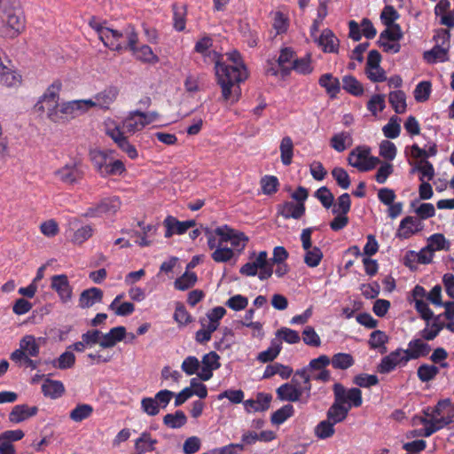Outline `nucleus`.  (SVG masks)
I'll return each instance as SVG.
<instances>
[{
  "label": "nucleus",
  "mask_w": 454,
  "mask_h": 454,
  "mask_svg": "<svg viewBox=\"0 0 454 454\" xmlns=\"http://www.w3.org/2000/svg\"><path fill=\"white\" fill-rule=\"evenodd\" d=\"M103 291L98 287H90L83 290L79 297V307L89 309L96 303H100L103 300Z\"/></svg>",
  "instance_id": "nucleus-21"
},
{
  "label": "nucleus",
  "mask_w": 454,
  "mask_h": 454,
  "mask_svg": "<svg viewBox=\"0 0 454 454\" xmlns=\"http://www.w3.org/2000/svg\"><path fill=\"white\" fill-rule=\"evenodd\" d=\"M342 87L354 96H361L364 93L362 84L352 75H346L342 79Z\"/></svg>",
  "instance_id": "nucleus-46"
},
{
  "label": "nucleus",
  "mask_w": 454,
  "mask_h": 454,
  "mask_svg": "<svg viewBox=\"0 0 454 454\" xmlns=\"http://www.w3.org/2000/svg\"><path fill=\"white\" fill-rule=\"evenodd\" d=\"M434 253L436 251L450 250V242L441 233H434L427 238V245Z\"/></svg>",
  "instance_id": "nucleus-40"
},
{
  "label": "nucleus",
  "mask_w": 454,
  "mask_h": 454,
  "mask_svg": "<svg viewBox=\"0 0 454 454\" xmlns=\"http://www.w3.org/2000/svg\"><path fill=\"white\" fill-rule=\"evenodd\" d=\"M439 373V367L434 364H423L419 366L417 371L418 378L422 382H428L434 380Z\"/></svg>",
  "instance_id": "nucleus-43"
},
{
  "label": "nucleus",
  "mask_w": 454,
  "mask_h": 454,
  "mask_svg": "<svg viewBox=\"0 0 454 454\" xmlns=\"http://www.w3.org/2000/svg\"><path fill=\"white\" fill-rule=\"evenodd\" d=\"M431 93V83L427 81L420 82L414 90V98L418 102H425Z\"/></svg>",
  "instance_id": "nucleus-58"
},
{
  "label": "nucleus",
  "mask_w": 454,
  "mask_h": 454,
  "mask_svg": "<svg viewBox=\"0 0 454 454\" xmlns=\"http://www.w3.org/2000/svg\"><path fill=\"white\" fill-rule=\"evenodd\" d=\"M388 100L396 114H403L406 111V96L403 90L391 91Z\"/></svg>",
  "instance_id": "nucleus-35"
},
{
  "label": "nucleus",
  "mask_w": 454,
  "mask_h": 454,
  "mask_svg": "<svg viewBox=\"0 0 454 454\" xmlns=\"http://www.w3.org/2000/svg\"><path fill=\"white\" fill-rule=\"evenodd\" d=\"M174 27L176 31H184L185 28L186 8L184 5L173 4Z\"/></svg>",
  "instance_id": "nucleus-49"
},
{
  "label": "nucleus",
  "mask_w": 454,
  "mask_h": 454,
  "mask_svg": "<svg viewBox=\"0 0 454 454\" xmlns=\"http://www.w3.org/2000/svg\"><path fill=\"white\" fill-rule=\"evenodd\" d=\"M309 371H312V360L309 362L306 367L298 370L294 372L291 383L301 392L302 395L307 392L309 394L310 390V374Z\"/></svg>",
  "instance_id": "nucleus-17"
},
{
  "label": "nucleus",
  "mask_w": 454,
  "mask_h": 454,
  "mask_svg": "<svg viewBox=\"0 0 454 454\" xmlns=\"http://www.w3.org/2000/svg\"><path fill=\"white\" fill-rule=\"evenodd\" d=\"M163 223L166 227L165 238H170L174 233L184 234L187 231L184 223L178 221L172 215L167 216Z\"/></svg>",
  "instance_id": "nucleus-34"
},
{
  "label": "nucleus",
  "mask_w": 454,
  "mask_h": 454,
  "mask_svg": "<svg viewBox=\"0 0 454 454\" xmlns=\"http://www.w3.org/2000/svg\"><path fill=\"white\" fill-rule=\"evenodd\" d=\"M119 94V90L115 86H109L104 90L98 92L95 96V99L98 100V107L103 109H108L109 106L113 104Z\"/></svg>",
  "instance_id": "nucleus-26"
},
{
  "label": "nucleus",
  "mask_w": 454,
  "mask_h": 454,
  "mask_svg": "<svg viewBox=\"0 0 454 454\" xmlns=\"http://www.w3.org/2000/svg\"><path fill=\"white\" fill-rule=\"evenodd\" d=\"M400 121V118L397 116H392L382 128L383 134L387 138L394 139L399 137L401 132Z\"/></svg>",
  "instance_id": "nucleus-47"
},
{
  "label": "nucleus",
  "mask_w": 454,
  "mask_h": 454,
  "mask_svg": "<svg viewBox=\"0 0 454 454\" xmlns=\"http://www.w3.org/2000/svg\"><path fill=\"white\" fill-rule=\"evenodd\" d=\"M90 160L96 170L103 177L114 175H121L125 171V166L120 160L107 163L108 153L102 150H91Z\"/></svg>",
  "instance_id": "nucleus-6"
},
{
  "label": "nucleus",
  "mask_w": 454,
  "mask_h": 454,
  "mask_svg": "<svg viewBox=\"0 0 454 454\" xmlns=\"http://www.w3.org/2000/svg\"><path fill=\"white\" fill-rule=\"evenodd\" d=\"M434 252L426 246L419 252L409 251L406 254V258L410 259V257H413L414 261H417L419 263L427 264L432 262L434 258Z\"/></svg>",
  "instance_id": "nucleus-50"
},
{
  "label": "nucleus",
  "mask_w": 454,
  "mask_h": 454,
  "mask_svg": "<svg viewBox=\"0 0 454 454\" xmlns=\"http://www.w3.org/2000/svg\"><path fill=\"white\" fill-rule=\"evenodd\" d=\"M62 88V83L59 80L54 81L41 97L40 100L36 104V107L40 111H43L44 106L42 105L43 103H46L48 105V109L53 107V106H59V93Z\"/></svg>",
  "instance_id": "nucleus-18"
},
{
  "label": "nucleus",
  "mask_w": 454,
  "mask_h": 454,
  "mask_svg": "<svg viewBox=\"0 0 454 454\" xmlns=\"http://www.w3.org/2000/svg\"><path fill=\"white\" fill-rule=\"evenodd\" d=\"M126 336V328L124 326H116L108 333L101 335L99 346L103 348H113L117 342L121 341Z\"/></svg>",
  "instance_id": "nucleus-22"
},
{
  "label": "nucleus",
  "mask_w": 454,
  "mask_h": 454,
  "mask_svg": "<svg viewBox=\"0 0 454 454\" xmlns=\"http://www.w3.org/2000/svg\"><path fill=\"white\" fill-rule=\"evenodd\" d=\"M294 407L292 404H286L272 413L270 421L273 425H280L288 418L293 416Z\"/></svg>",
  "instance_id": "nucleus-52"
},
{
  "label": "nucleus",
  "mask_w": 454,
  "mask_h": 454,
  "mask_svg": "<svg viewBox=\"0 0 454 454\" xmlns=\"http://www.w3.org/2000/svg\"><path fill=\"white\" fill-rule=\"evenodd\" d=\"M25 27L20 0H0V34L13 38Z\"/></svg>",
  "instance_id": "nucleus-2"
},
{
  "label": "nucleus",
  "mask_w": 454,
  "mask_h": 454,
  "mask_svg": "<svg viewBox=\"0 0 454 454\" xmlns=\"http://www.w3.org/2000/svg\"><path fill=\"white\" fill-rule=\"evenodd\" d=\"M20 346L27 356H37L39 354L40 348L33 335L24 336L20 341Z\"/></svg>",
  "instance_id": "nucleus-45"
},
{
  "label": "nucleus",
  "mask_w": 454,
  "mask_h": 454,
  "mask_svg": "<svg viewBox=\"0 0 454 454\" xmlns=\"http://www.w3.org/2000/svg\"><path fill=\"white\" fill-rule=\"evenodd\" d=\"M215 70L217 84L222 90V98L224 101L238 100L240 94L239 84L247 78V68L239 51H233L226 53L227 59L232 65L221 62V56L213 51Z\"/></svg>",
  "instance_id": "nucleus-1"
},
{
  "label": "nucleus",
  "mask_w": 454,
  "mask_h": 454,
  "mask_svg": "<svg viewBox=\"0 0 454 454\" xmlns=\"http://www.w3.org/2000/svg\"><path fill=\"white\" fill-rule=\"evenodd\" d=\"M81 106L77 100L63 103L62 105L53 106L47 111L48 118L54 121L59 122L64 119H74L82 114Z\"/></svg>",
  "instance_id": "nucleus-10"
},
{
  "label": "nucleus",
  "mask_w": 454,
  "mask_h": 454,
  "mask_svg": "<svg viewBox=\"0 0 454 454\" xmlns=\"http://www.w3.org/2000/svg\"><path fill=\"white\" fill-rule=\"evenodd\" d=\"M51 287L58 294L62 302L67 303L71 301L73 288L67 275L59 274L52 276L51 278Z\"/></svg>",
  "instance_id": "nucleus-15"
},
{
  "label": "nucleus",
  "mask_w": 454,
  "mask_h": 454,
  "mask_svg": "<svg viewBox=\"0 0 454 454\" xmlns=\"http://www.w3.org/2000/svg\"><path fill=\"white\" fill-rule=\"evenodd\" d=\"M351 200L348 193L341 194L336 203H333V214H345L347 215L350 209Z\"/></svg>",
  "instance_id": "nucleus-57"
},
{
  "label": "nucleus",
  "mask_w": 454,
  "mask_h": 454,
  "mask_svg": "<svg viewBox=\"0 0 454 454\" xmlns=\"http://www.w3.org/2000/svg\"><path fill=\"white\" fill-rule=\"evenodd\" d=\"M430 350V346L422 339H413L410 340L407 348L404 349L410 361L427 356Z\"/></svg>",
  "instance_id": "nucleus-19"
},
{
  "label": "nucleus",
  "mask_w": 454,
  "mask_h": 454,
  "mask_svg": "<svg viewBox=\"0 0 454 454\" xmlns=\"http://www.w3.org/2000/svg\"><path fill=\"white\" fill-rule=\"evenodd\" d=\"M93 413V407L88 403L77 404L70 412L69 417L74 422H82Z\"/></svg>",
  "instance_id": "nucleus-38"
},
{
  "label": "nucleus",
  "mask_w": 454,
  "mask_h": 454,
  "mask_svg": "<svg viewBox=\"0 0 454 454\" xmlns=\"http://www.w3.org/2000/svg\"><path fill=\"white\" fill-rule=\"evenodd\" d=\"M397 149L394 143L383 140L380 144V155L387 160H393L396 156Z\"/></svg>",
  "instance_id": "nucleus-61"
},
{
  "label": "nucleus",
  "mask_w": 454,
  "mask_h": 454,
  "mask_svg": "<svg viewBox=\"0 0 454 454\" xmlns=\"http://www.w3.org/2000/svg\"><path fill=\"white\" fill-rule=\"evenodd\" d=\"M272 395L268 393L259 392L256 395V399H248L244 402L245 410L247 412L251 411H265L270 408Z\"/></svg>",
  "instance_id": "nucleus-20"
},
{
  "label": "nucleus",
  "mask_w": 454,
  "mask_h": 454,
  "mask_svg": "<svg viewBox=\"0 0 454 454\" xmlns=\"http://www.w3.org/2000/svg\"><path fill=\"white\" fill-rule=\"evenodd\" d=\"M387 341L388 337L382 331L376 330L370 334L369 345L373 349L383 348L386 350L385 345Z\"/></svg>",
  "instance_id": "nucleus-56"
},
{
  "label": "nucleus",
  "mask_w": 454,
  "mask_h": 454,
  "mask_svg": "<svg viewBox=\"0 0 454 454\" xmlns=\"http://www.w3.org/2000/svg\"><path fill=\"white\" fill-rule=\"evenodd\" d=\"M385 107V96L381 94L373 95L367 103V109L373 116H377Z\"/></svg>",
  "instance_id": "nucleus-54"
},
{
  "label": "nucleus",
  "mask_w": 454,
  "mask_h": 454,
  "mask_svg": "<svg viewBox=\"0 0 454 454\" xmlns=\"http://www.w3.org/2000/svg\"><path fill=\"white\" fill-rule=\"evenodd\" d=\"M294 51L292 48L285 47L280 51V54L277 60L279 68L282 71L283 75H287L291 71V66L293 65Z\"/></svg>",
  "instance_id": "nucleus-33"
},
{
  "label": "nucleus",
  "mask_w": 454,
  "mask_h": 454,
  "mask_svg": "<svg viewBox=\"0 0 454 454\" xmlns=\"http://www.w3.org/2000/svg\"><path fill=\"white\" fill-rule=\"evenodd\" d=\"M316 42L325 53H337L339 51L340 40L329 28L324 29Z\"/></svg>",
  "instance_id": "nucleus-16"
},
{
  "label": "nucleus",
  "mask_w": 454,
  "mask_h": 454,
  "mask_svg": "<svg viewBox=\"0 0 454 454\" xmlns=\"http://www.w3.org/2000/svg\"><path fill=\"white\" fill-rule=\"evenodd\" d=\"M101 41L111 51L121 52L133 49L135 42H138V34L132 25L125 27L123 31L107 27Z\"/></svg>",
  "instance_id": "nucleus-4"
},
{
  "label": "nucleus",
  "mask_w": 454,
  "mask_h": 454,
  "mask_svg": "<svg viewBox=\"0 0 454 454\" xmlns=\"http://www.w3.org/2000/svg\"><path fill=\"white\" fill-rule=\"evenodd\" d=\"M51 364L54 368L59 370L70 369L75 364V356L72 351L67 349L58 358L51 361Z\"/></svg>",
  "instance_id": "nucleus-37"
},
{
  "label": "nucleus",
  "mask_w": 454,
  "mask_h": 454,
  "mask_svg": "<svg viewBox=\"0 0 454 454\" xmlns=\"http://www.w3.org/2000/svg\"><path fill=\"white\" fill-rule=\"evenodd\" d=\"M293 200L285 201L277 206V213L284 219H300L305 214L304 202L309 198V192L299 186L291 195Z\"/></svg>",
  "instance_id": "nucleus-5"
},
{
  "label": "nucleus",
  "mask_w": 454,
  "mask_h": 454,
  "mask_svg": "<svg viewBox=\"0 0 454 454\" xmlns=\"http://www.w3.org/2000/svg\"><path fill=\"white\" fill-rule=\"evenodd\" d=\"M311 235H312V228H310V227L304 229L301 235L302 249L305 252V254L302 255V257H303L304 262L309 267H312V250H310V248L312 247Z\"/></svg>",
  "instance_id": "nucleus-32"
},
{
  "label": "nucleus",
  "mask_w": 454,
  "mask_h": 454,
  "mask_svg": "<svg viewBox=\"0 0 454 454\" xmlns=\"http://www.w3.org/2000/svg\"><path fill=\"white\" fill-rule=\"evenodd\" d=\"M427 416L428 418L420 419L424 429L419 432V435L424 437H429L444 427L454 423V403L450 399L441 400Z\"/></svg>",
  "instance_id": "nucleus-3"
},
{
  "label": "nucleus",
  "mask_w": 454,
  "mask_h": 454,
  "mask_svg": "<svg viewBox=\"0 0 454 454\" xmlns=\"http://www.w3.org/2000/svg\"><path fill=\"white\" fill-rule=\"evenodd\" d=\"M138 42H135L133 49H128L132 52L137 59L149 64H155L159 61V58L153 53L152 48L149 45L144 44L137 46Z\"/></svg>",
  "instance_id": "nucleus-24"
},
{
  "label": "nucleus",
  "mask_w": 454,
  "mask_h": 454,
  "mask_svg": "<svg viewBox=\"0 0 454 454\" xmlns=\"http://www.w3.org/2000/svg\"><path fill=\"white\" fill-rule=\"evenodd\" d=\"M348 411V407L334 399L333 403L327 411V419L336 425L347 418Z\"/></svg>",
  "instance_id": "nucleus-28"
},
{
  "label": "nucleus",
  "mask_w": 454,
  "mask_h": 454,
  "mask_svg": "<svg viewBox=\"0 0 454 454\" xmlns=\"http://www.w3.org/2000/svg\"><path fill=\"white\" fill-rule=\"evenodd\" d=\"M84 172L77 162H70L57 169L54 176L66 184L79 183L83 177Z\"/></svg>",
  "instance_id": "nucleus-12"
},
{
  "label": "nucleus",
  "mask_w": 454,
  "mask_h": 454,
  "mask_svg": "<svg viewBox=\"0 0 454 454\" xmlns=\"http://www.w3.org/2000/svg\"><path fill=\"white\" fill-rule=\"evenodd\" d=\"M121 207V201L117 197L103 199L96 207L88 208L84 214L86 217H97L103 214L114 215Z\"/></svg>",
  "instance_id": "nucleus-13"
},
{
  "label": "nucleus",
  "mask_w": 454,
  "mask_h": 454,
  "mask_svg": "<svg viewBox=\"0 0 454 454\" xmlns=\"http://www.w3.org/2000/svg\"><path fill=\"white\" fill-rule=\"evenodd\" d=\"M423 229L424 224L420 219L415 216H405L401 220L395 236L401 239H407Z\"/></svg>",
  "instance_id": "nucleus-14"
},
{
  "label": "nucleus",
  "mask_w": 454,
  "mask_h": 454,
  "mask_svg": "<svg viewBox=\"0 0 454 454\" xmlns=\"http://www.w3.org/2000/svg\"><path fill=\"white\" fill-rule=\"evenodd\" d=\"M370 153L371 151L368 147H356L348 154V161L360 171H369L380 163L379 158L371 156Z\"/></svg>",
  "instance_id": "nucleus-8"
},
{
  "label": "nucleus",
  "mask_w": 454,
  "mask_h": 454,
  "mask_svg": "<svg viewBox=\"0 0 454 454\" xmlns=\"http://www.w3.org/2000/svg\"><path fill=\"white\" fill-rule=\"evenodd\" d=\"M320 86L325 89L327 93L331 97L336 96L340 91V82L336 77H333L331 74H325L318 81Z\"/></svg>",
  "instance_id": "nucleus-39"
},
{
  "label": "nucleus",
  "mask_w": 454,
  "mask_h": 454,
  "mask_svg": "<svg viewBox=\"0 0 454 454\" xmlns=\"http://www.w3.org/2000/svg\"><path fill=\"white\" fill-rule=\"evenodd\" d=\"M355 363L353 356L348 353H337L332 358V364L335 369L347 370Z\"/></svg>",
  "instance_id": "nucleus-48"
},
{
  "label": "nucleus",
  "mask_w": 454,
  "mask_h": 454,
  "mask_svg": "<svg viewBox=\"0 0 454 454\" xmlns=\"http://www.w3.org/2000/svg\"><path fill=\"white\" fill-rule=\"evenodd\" d=\"M261 187L263 194L271 195L278 191V179L274 176H265L261 179Z\"/></svg>",
  "instance_id": "nucleus-55"
},
{
  "label": "nucleus",
  "mask_w": 454,
  "mask_h": 454,
  "mask_svg": "<svg viewBox=\"0 0 454 454\" xmlns=\"http://www.w3.org/2000/svg\"><path fill=\"white\" fill-rule=\"evenodd\" d=\"M274 340H284L289 344L298 343L301 340L299 333L290 328L282 327L276 333V338Z\"/></svg>",
  "instance_id": "nucleus-53"
},
{
  "label": "nucleus",
  "mask_w": 454,
  "mask_h": 454,
  "mask_svg": "<svg viewBox=\"0 0 454 454\" xmlns=\"http://www.w3.org/2000/svg\"><path fill=\"white\" fill-rule=\"evenodd\" d=\"M174 319L182 326L186 325L192 320L191 314L186 310L184 305L180 302L176 303Z\"/></svg>",
  "instance_id": "nucleus-62"
},
{
  "label": "nucleus",
  "mask_w": 454,
  "mask_h": 454,
  "mask_svg": "<svg viewBox=\"0 0 454 454\" xmlns=\"http://www.w3.org/2000/svg\"><path fill=\"white\" fill-rule=\"evenodd\" d=\"M416 170L421 173V176L419 177L421 182H425V178H427V181H431L434 176V168L433 164L428 160L421 161L416 168L411 170V172L413 173Z\"/></svg>",
  "instance_id": "nucleus-59"
},
{
  "label": "nucleus",
  "mask_w": 454,
  "mask_h": 454,
  "mask_svg": "<svg viewBox=\"0 0 454 454\" xmlns=\"http://www.w3.org/2000/svg\"><path fill=\"white\" fill-rule=\"evenodd\" d=\"M450 37V34L447 30H442L434 35V39L436 42V45L424 52L423 58L425 61L428 64L447 61L449 59Z\"/></svg>",
  "instance_id": "nucleus-7"
},
{
  "label": "nucleus",
  "mask_w": 454,
  "mask_h": 454,
  "mask_svg": "<svg viewBox=\"0 0 454 454\" xmlns=\"http://www.w3.org/2000/svg\"><path fill=\"white\" fill-rule=\"evenodd\" d=\"M157 442L156 439L152 438L150 433L143 432L135 442L136 452L134 454H145L153 451Z\"/></svg>",
  "instance_id": "nucleus-29"
},
{
  "label": "nucleus",
  "mask_w": 454,
  "mask_h": 454,
  "mask_svg": "<svg viewBox=\"0 0 454 454\" xmlns=\"http://www.w3.org/2000/svg\"><path fill=\"white\" fill-rule=\"evenodd\" d=\"M187 423L185 413L178 410L175 413H168L163 417V424L171 429H178Z\"/></svg>",
  "instance_id": "nucleus-31"
},
{
  "label": "nucleus",
  "mask_w": 454,
  "mask_h": 454,
  "mask_svg": "<svg viewBox=\"0 0 454 454\" xmlns=\"http://www.w3.org/2000/svg\"><path fill=\"white\" fill-rule=\"evenodd\" d=\"M42 392L46 397L57 399L65 392V387L59 380L46 379L42 385Z\"/></svg>",
  "instance_id": "nucleus-25"
},
{
  "label": "nucleus",
  "mask_w": 454,
  "mask_h": 454,
  "mask_svg": "<svg viewBox=\"0 0 454 454\" xmlns=\"http://www.w3.org/2000/svg\"><path fill=\"white\" fill-rule=\"evenodd\" d=\"M409 361V357L404 349L397 348L381 359L378 366V371L380 373H388L396 367L405 366Z\"/></svg>",
  "instance_id": "nucleus-11"
},
{
  "label": "nucleus",
  "mask_w": 454,
  "mask_h": 454,
  "mask_svg": "<svg viewBox=\"0 0 454 454\" xmlns=\"http://www.w3.org/2000/svg\"><path fill=\"white\" fill-rule=\"evenodd\" d=\"M314 196L321 202L325 208H330L333 206L334 197L331 191L323 186L319 188L314 194Z\"/></svg>",
  "instance_id": "nucleus-63"
},
{
  "label": "nucleus",
  "mask_w": 454,
  "mask_h": 454,
  "mask_svg": "<svg viewBox=\"0 0 454 454\" xmlns=\"http://www.w3.org/2000/svg\"><path fill=\"white\" fill-rule=\"evenodd\" d=\"M281 350V340H272L270 346L264 351H262L257 356V360L262 363H269L273 361Z\"/></svg>",
  "instance_id": "nucleus-36"
},
{
  "label": "nucleus",
  "mask_w": 454,
  "mask_h": 454,
  "mask_svg": "<svg viewBox=\"0 0 454 454\" xmlns=\"http://www.w3.org/2000/svg\"><path fill=\"white\" fill-rule=\"evenodd\" d=\"M333 390L334 399L348 407L349 411L352 407L357 408L363 403L362 391L357 387L346 388L342 384L335 383Z\"/></svg>",
  "instance_id": "nucleus-9"
},
{
  "label": "nucleus",
  "mask_w": 454,
  "mask_h": 454,
  "mask_svg": "<svg viewBox=\"0 0 454 454\" xmlns=\"http://www.w3.org/2000/svg\"><path fill=\"white\" fill-rule=\"evenodd\" d=\"M197 279V275L194 272L185 271L175 280L174 286L177 290L185 291L192 287L196 284Z\"/></svg>",
  "instance_id": "nucleus-41"
},
{
  "label": "nucleus",
  "mask_w": 454,
  "mask_h": 454,
  "mask_svg": "<svg viewBox=\"0 0 454 454\" xmlns=\"http://www.w3.org/2000/svg\"><path fill=\"white\" fill-rule=\"evenodd\" d=\"M276 392L278 398L282 401L295 402L302 395L291 382L281 385L277 388Z\"/></svg>",
  "instance_id": "nucleus-30"
},
{
  "label": "nucleus",
  "mask_w": 454,
  "mask_h": 454,
  "mask_svg": "<svg viewBox=\"0 0 454 454\" xmlns=\"http://www.w3.org/2000/svg\"><path fill=\"white\" fill-rule=\"evenodd\" d=\"M352 137L349 132L335 133L330 139L331 147L338 153L344 152L352 145Z\"/></svg>",
  "instance_id": "nucleus-27"
},
{
  "label": "nucleus",
  "mask_w": 454,
  "mask_h": 454,
  "mask_svg": "<svg viewBox=\"0 0 454 454\" xmlns=\"http://www.w3.org/2000/svg\"><path fill=\"white\" fill-rule=\"evenodd\" d=\"M38 408L29 407L27 404L15 405L9 414V420L13 423H20L25 419L36 415Z\"/></svg>",
  "instance_id": "nucleus-23"
},
{
  "label": "nucleus",
  "mask_w": 454,
  "mask_h": 454,
  "mask_svg": "<svg viewBox=\"0 0 454 454\" xmlns=\"http://www.w3.org/2000/svg\"><path fill=\"white\" fill-rule=\"evenodd\" d=\"M334 425L327 419L322 420L314 429L315 434L321 440L331 438L335 433Z\"/></svg>",
  "instance_id": "nucleus-44"
},
{
  "label": "nucleus",
  "mask_w": 454,
  "mask_h": 454,
  "mask_svg": "<svg viewBox=\"0 0 454 454\" xmlns=\"http://www.w3.org/2000/svg\"><path fill=\"white\" fill-rule=\"evenodd\" d=\"M280 153H281V161L285 166H288L292 162L293 159V150L294 145L293 141L289 137H285L282 138L280 143Z\"/></svg>",
  "instance_id": "nucleus-42"
},
{
  "label": "nucleus",
  "mask_w": 454,
  "mask_h": 454,
  "mask_svg": "<svg viewBox=\"0 0 454 454\" xmlns=\"http://www.w3.org/2000/svg\"><path fill=\"white\" fill-rule=\"evenodd\" d=\"M145 126L144 121L140 120V116L136 114V111L131 112L123 122L124 129L129 133H135L142 129Z\"/></svg>",
  "instance_id": "nucleus-51"
},
{
  "label": "nucleus",
  "mask_w": 454,
  "mask_h": 454,
  "mask_svg": "<svg viewBox=\"0 0 454 454\" xmlns=\"http://www.w3.org/2000/svg\"><path fill=\"white\" fill-rule=\"evenodd\" d=\"M233 255L234 252L231 248L223 246H218V247L211 254V257L215 262H227L233 257Z\"/></svg>",
  "instance_id": "nucleus-60"
},
{
  "label": "nucleus",
  "mask_w": 454,
  "mask_h": 454,
  "mask_svg": "<svg viewBox=\"0 0 454 454\" xmlns=\"http://www.w3.org/2000/svg\"><path fill=\"white\" fill-rule=\"evenodd\" d=\"M200 367V363L196 356H187L181 364V369L187 375L191 376L196 373Z\"/></svg>",
  "instance_id": "nucleus-64"
}]
</instances>
